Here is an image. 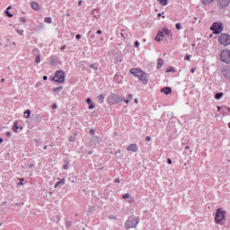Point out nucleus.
<instances>
[{
    "label": "nucleus",
    "instance_id": "1",
    "mask_svg": "<svg viewBox=\"0 0 230 230\" xmlns=\"http://www.w3.org/2000/svg\"><path fill=\"white\" fill-rule=\"evenodd\" d=\"M129 73L134 76H136L137 78H138V80L142 82L144 85H146V84H148L147 74L143 70L139 68H132L129 70Z\"/></svg>",
    "mask_w": 230,
    "mask_h": 230
},
{
    "label": "nucleus",
    "instance_id": "2",
    "mask_svg": "<svg viewBox=\"0 0 230 230\" xmlns=\"http://www.w3.org/2000/svg\"><path fill=\"white\" fill-rule=\"evenodd\" d=\"M226 211H224L222 208H217L215 216V222L218 225L226 224Z\"/></svg>",
    "mask_w": 230,
    "mask_h": 230
},
{
    "label": "nucleus",
    "instance_id": "3",
    "mask_svg": "<svg viewBox=\"0 0 230 230\" xmlns=\"http://www.w3.org/2000/svg\"><path fill=\"white\" fill-rule=\"evenodd\" d=\"M139 217H130L128 221H126L124 226L127 230L131 228H136L139 224Z\"/></svg>",
    "mask_w": 230,
    "mask_h": 230
},
{
    "label": "nucleus",
    "instance_id": "4",
    "mask_svg": "<svg viewBox=\"0 0 230 230\" xmlns=\"http://www.w3.org/2000/svg\"><path fill=\"white\" fill-rule=\"evenodd\" d=\"M54 82L58 84H64L65 82V73L62 70H58L56 72L55 76L53 77Z\"/></svg>",
    "mask_w": 230,
    "mask_h": 230
},
{
    "label": "nucleus",
    "instance_id": "5",
    "mask_svg": "<svg viewBox=\"0 0 230 230\" xmlns=\"http://www.w3.org/2000/svg\"><path fill=\"white\" fill-rule=\"evenodd\" d=\"M220 58L223 62L230 64V49H223L220 54Z\"/></svg>",
    "mask_w": 230,
    "mask_h": 230
},
{
    "label": "nucleus",
    "instance_id": "6",
    "mask_svg": "<svg viewBox=\"0 0 230 230\" xmlns=\"http://www.w3.org/2000/svg\"><path fill=\"white\" fill-rule=\"evenodd\" d=\"M218 40L221 45L227 46L230 44V36L227 34H221Z\"/></svg>",
    "mask_w": 230,
    "mask_h": 230
},
{
    "label": "nucleus",
    "instance_id": "7",
    "mask_svg": "<svg viewBox=\"0 0 230 230\" xmlns=\"http://www.w3.org/2000/svg\"><path fill=\"white\" fill-rule=\"evenodd\" d=\"M211 30L218 34L222 31L223 30V26H222V23H219V22H215L212 26H211Z\"/></svg>",
    "mask_w": 230,
    "mask_h": 230
},
{
    "label": "nucleus",
    "instance_id": "8",
    "mask_svg": "<svg viewBox=\"0 0 230 230\" xmlns=\"http://www.w3.org/2000/svg\"><path fill=\"white\" fill-rule=\"evenodd\" d=\"M217 2L219 7L221 8L227 7L229 6V4H230V0H217Z\"/></svg>",
    "mask_w": 230,
    "mask_h": 230
},
{
    "label": "nucleus",
    "instance_id": "9",
    "mask_svg": "<svg viewBox=\"0 0 230 230\" xmlns=\"http://www.w3.org/2000/svg\"><path fill=\"white\" fill-rule=\"evenodd\" d=\"M138 150L137 144H130L127 146V151L136 153Z\"/></svg>",
    "mask_w": 230,
    "mask_h": 230
},
{
    "label": "nucleus",
    "instance_id": "10",
    "mask_svg": "<svg viewBox=\"0 0 230 230\" xmlns=\"http://www.w3.org/2000/svg\"><path fill=\"white\" fill-rule=\"evenodd\" d=\"M161 93H164L165 95L172 94V88L171 87H164L161 89Z\"/></svg>",
    "mask_w": 230,
    "mask_h": 230
},
{
    "label": "nucleus",
    "instance_id": "11",
    "mask_svg": "<svg viewBox=\"0 0 230 230\" xmlns=\"http://www.w3.org/2000/svg\"><path fill=\"white\" fill-rule=\"evenodd\" d=\"M163 31H164V33L167 37L172 38V31L169 30L168 28H164V29H163Z\"/></svg>",
    "mask_w": 230,
    "mask_h": 230
},
{
    "label": "nucleus",
    "instance_id": "12",
    "mask_svg": "<svg viewBox=\"0 0 230 230\" xmlns=\"http://www.w3.org/2000/svg\"><path fill=\"white\" fill-rule=\"evenodd\" d=\"M164 31H159L155 40L158 42H161L162 38L164 37Z\"/></svg>",
    "mask_w": 230,
    "mask_h": 230
},
{
    "label": "nucleus",
    "instance_id": "13",
    "mask_svg": "<svg viewBox=\"0 0 230 230\" xmlns=\"http://www.w3.org/2000/svg\"><path fill=\"white\" fill-rule=\"evenodd\" d=\"M31 8L35 11H39L40 10V5L39 4L35 3V2H32L31 3Z\"/></svg>",
    "mask_w": 230,
    "mask_h": 230
},
{
    "label": "nucleus",
    "instance_id": "14",
    "mask_svg": "<svg viewBox=\"0 0 230 230\" xmlns=\"http://www.w3.org/2000/svg\"><path fill=\"white\" fill-rule=\"evenodd\" d=\"M164 66V59L163 58H158L157 60V69H160V67H163Z\"/></svg>",
    "mask_w": 230,
    "mask_h": 230
},
{
    "label": "nucleus",
    "instance_id": "15",
    "mask_svg": "<svg viewBox=\"0 0 230 230\" xmlns=\"http://www.w3.org/2000/svg\"><path fill=\"white\" fill-rule=\"evenodd\" d=\"M18 129H19L18 121L15 120V121L13 122V130L15 133H17V132H18Z\"/></svg>",
    "mask_w": 230,
    "mask_h": 230
},
{
    "label": "nucleus",
    "instance_id": "16",
    "mask_svg": "<svg viewBox=\"0 0 230 230\" xmlns=\"http://www.w3.org/2000/svg\"><path fill=\"white\" fill-rule=\"evenodd\" d=\"M66 183V180L65 178L61 179L60 181H57L55 188H58L60 184H65Z\"/></svg>",
    "mask_w": 230,
    "mask_h": 230
},
{
    "label": "nucleus",
    "instance_id": "17",
    "mask_svg": "<svg viewBox=\"0 0 230 230\" xmlns=\"http://www.w3.org/2000/svg\"><path fill=\"white\" fill-rule=\"evenodd\" d=\"M30 117H31V111L30 110H26L24 111V118L25 119H30Z\"/></svg>",
    "mask_w": 230,
    "mask_h": 230
},
{
    "label": "nucleus",
    "instance_id": "18",
    "mask_svg": "<svg viewBox=\"0 0 230 230\" xmlns=\"http://www.w3.org/2000/svg\"><path fill=\"white\" fill-rule=\"evenodd\" d=\"M204 5H208L215 0H201Z\"/></svg>",
    "mask_w": 230,
    "mask_h": 230
},
{
    "label": "nucleus",
    "instance_id": "19",
    "mask_svg": "<svg viewBox=\"0 0 230 230\" xmlns=\"http://www.w3.org/2000/svg\"><path fill=\"white\" fill-rule=\"evenodd\" d=\"M223 96H224L223 93H218L216 94L215 99L216 100H220V99H222Z\"/></svg>",
    "mask_w": 230,
    "mask_h": 230
},
{
    "label": "nucleus",
    "instance_id": "20",
    "mask_svg": "<svg viewBox=\"0 0 230 230\" xmlns=\"http://www.w3.org/2000/svg\"><path fill=\"white\" fill-rule=\"evenodd\" d=\"M97 99L99 100V102H101V103H103V101L105 99V95L101 94V95H99V97H97Z\"/></svg>",
    "mask_w": 230,
    "mask_h": 230
},
{
    "label": "nucleus",
    "instance_id": "21",
    "mask_svg": "<svg viewBox=\"0 0 230 230\" xmlns=\"http://www.w3.org/2000/svg\"><path fill=\"white\" fill-rule=\"evenodd\" d=\"M162 5L165 6L168 4V0H157Z\"/></svg>",
    "mask_w": 230,
    "mask_h": 230
},
{
    "label": "nucleus",
    "instance_id": "22",
    "mask_svg": "<svg viewBox=\"0 0 230 230\" xmlns=\"http://www.w3.org/2000/svg\"><path fill=\"white\" fill-rule=\"evenodd\" d=\"M11 8H12V7L9 6V7L6 9V12H5L6 15H7L8 17H10V18L13 16L12 13H9V10H10Z\"/></svg>",
    "mask_w": 230,
    "mask_h": 230
},
{
    "label": "nucleus",
    "instance_id": "23",
    "mask_svg": "<svg viewBox=\"0 0 230 230\" xmlns=\"http://www.w3.org/2000/svg\"><path fill=\"white\" fill-rule=\"evenodd\" d=\"M44 22H45L46 23L50 24V23H52V19H51L50 17H46L45 20H44Z\"/></svg>",
    "mask_w": 230,
    "mask_h": 230
},
{
    "label": "nucleus",
    "instance_id": "24",
    "mask_svg": "<svg viewBox=\"0 0 230 230\" xmlns=\"http://www.w3.org/2000/svg\"><path fill=\"white\" fill-rule=\"evenodd\" d=\"M116 98H117V95H112L111 97H109V98H108V102L111 103V101H112V100H116Z\"/></svg>",
    "mask_w": 230,
    "mask_h": 230
},
{
    "label": "nucleus",
    "instance_id": "25",
    "mask_svg": "<svg viewBox=\"0 0 230 230\" xmlns=\"http://www.w3.org/2000/svg\"><path fill=\"white\" fill-rule=\"evenodd\" d=\"M61 89H62V86L56 87V88L53 89V92H54V93H57V92H58V91H61Z\"/></svg>",
    "mask_w": 230,
    "mask_h": 230
},
{
    "label": "nucleus",
    "instance_id": "26",
    "mask_svg": "<svg viewBox=\"0 0 230 230\" xmlns=\"http://www.w3.org/2000/svg\"><path fill=\"white\" fill-rule=\"evenodd\" d=\"M129 197H130V194H123L122 195V199H129Z\"/></svg>",
    "mask_w": 230,
    "mask_h": 230
},
{
    "label": "nucleus",
    "instance_id": "27",
    "mask_svg": "<svg viewBox=\"0 0 230 230\" xmlns=\"http://www.w3.org/2000/svg\"><path fill=\"white\" fill-rule=\"evenodd\" d=\"M35 62L37 64H39L40 62V56H38L36 58H35Z\"/></svg>",
    "mask_w": 230,
    "mask_h": 230
},
{
    "label": "nucleus",
    "instance_id": "28",
    "mask_svg": "<svg viewBox=\"0 0 230 230\" xmlns=\"http://www.w3.org/2000/svg\"><path fill=\"white\" fill-rule=\"evenodd\" d=\"M175 27H176L177 30H181V24L177 23V24H175Z\"/></svg>",
    "mask_w": 230,
    "mask_h": 230
},
{
    "label": "nucleus",
    "instance_id": "29",
    "mask_svg": "<svg viewBox=\"0 0 230 230\" xmlns=\"http://www.w3.org/2000/svg\"><path fill=\"white\" fill-rule=\"evenodd\" d=\"M90 67H92V69H94L95 71H97L98 67L95 66V65L92 64L90 65Z\"/></svg>",
    "mask_w": 230,
    "mask_h": 230
},
{
    "label": "nucleus",
    "instance_id": "30",
    "mask_svg": "<svg viewBox=\"0 0 230 230\" xmlns=\"http://www.w3.org/2000/svg\"><path fill=\"white\" fill-rule=\"evenodd\" d=\"M20 181H21L18 183V185L22 186V185H23V182H22V181H24V179H23V178H21Z\"/></svg>",
    "mask_w": 230,
    "mask_h": 230
},
{
    "label": "nucleus",
    "instance_id": "31",
    "mask_svg": "<svg viewBox=\"0 0 230 230\" xmlns=\"http://www.w3.org/2000/svg\"><path fill=\"white\" fill-rule=\"evenodd\" d=\"M185 60H188V61H190V55H187L185 58H184Z\"/></svg>",
    "mask_w": 230,
    "mask_h": 230
},
{
    "label": "nucleus",
    "instance_id": "32",
    "mask_svg": "<svg viewBox=\"0 0 230 230\" xmlns=\"http://www.w3.org/2000/svg\"><path fill=\"white\" fill-rule=\"evenodd\" d=\"M89 110H93L94 109V105L93 103L90 104V106H88Z\"/></svg>",
    "mask_w": 230,
    "mask_h": 230
},
{
    "label": "nucleus",
    "instance_id": "33",
    "mask_svg": "<svg viewBox=\"0 0 230 230\" xmlns=\"http://www.w3.org/2000/svg\"><path fill=\"white\" fill-rule=\"evenodd\" d=\"M75 137H69V142H75Z\"/></svg>",
    "mask_w": 230,
    "mask_h": 230
},
{
    "label": "nucleus",
    "instance_id": "34",
    "mask_svg": "<svg viewBox=\"0 0 230 230\" xmlns=\"http://www.w3.org/2000/svg\"><path fill=\"white\" fill-rule=\"evenodd\" d=\"M167 164H172V160L171 158H168V159H167Z\"/></svg>",
    "mask_w": 230,
    "mask_h": 230
},
{
    "label": "nucleus",
    "instance_id": "35",
    "mask_svg": "<svg viewBox=\"0 0 230 230\" xmlns=\"http://www.w3.org/2000/svg\"><path fill=\"white\" fill-rule=\"evenodd\" d=\"M120 182V179L119 178H116L115 180H114V183H119Z\"/></svg>",
    "mask_w": 230,
    "mask_h": 230
},
{
    "label": "nucleus",
    "instance_id": "36",
    "mask_svg": "<svg viewBox=\"0 0 230 230\" xmlns=\"http://www.w3.org/2000/svg\"><path fill=\"white\" fill-rule=\"evenodd\" d=\"M151 139H152L151 137H149V136L146 137V141L150 142Z\"/></svg>",
    "mask_w": 230,
    "mask_h": 230
},
{
    "label": "nucleus",
    "instance_id": "37",
    "mask_svg": "<svg viewBox=\"0 0 230 230\" xmlns=\"http://www.w3.org/2000/svg\"><path fill=\"white\" fill-rule=\"evenodd\" d=\"M16 31L20 34V35H22L23 34V31L22 30H16Z\"/></svg>",
    "mask_w": 230,
    "mask_h": 230
},
{
    "label": "nucleus",
    "instance_id": "38",
    "mask_svg": "<svg viewBox=\"0 0 230 230\" xmlns=\"http://www.w3.org/2000/svg\"><path fill=\"white\" fill-rule=\"evenodd\" d=\"M86 102H87L88 104H93V103H92V100H91L90 98H88V99L86 100Z\"/></svg>",
    "mask_w": 230,
    "mask_h": 230
},
{
    "label": "nucleus",
    "instance_id": "39",
    "mask_svg": "<svg viewBox=\"0 0 230 230\" xmlns=\"http://www.w3.org/2000/svg\"><path fill=\"white\" fill-rule=\"evenodd\" d=\"M139 45H140V44H139V41H136V42H135V47H136V48H138Z\"/></svg>",
    "mask_w": 230,
    "mask_h": 230
},
{
    "label": "nucleus",
    "instance_id": "40",
    "mask_svg": "<svg viewBox=\"0 0 230 230\" xmlns=\"http://www.w3.org/2000/svg\"><path fill=\"white\" fill-rule=\"evenodd\" d=\"M109 218L111 219V220L117 219V217L115 216H111Z\"/></svg>",
    "mask_w": 230,
    "mask_h": 230
},
{
    "label": "nucleus",
    "instance_id": "41",
    "mask_svg": "<svg viewBox=\"0 0 230 230\" xmlns=\"http://www.w3.org/2000/svg\"><path fill=\"white\" fill-rule=\"evenodd\" d=\"M120 36H121L123 39H126V38H127V35H125L123 32L120 33Z\"/></svg>",
    "mask_w": 230,
    "mask_h": 230
},
{
    "label": "nucleus",
    "instance_id": "42",
    "mask_svg": "<svg viewBox=\"0 0 230 230\" xmlns=\"http://www.w3.org/2000/svg\"><path fill=\"white\" fill-rule=\"evenodd\" d=\"M128 100L129 101L133 100V95L132 94H128Z\"/></svg>",
    "mask_w": 230,
    "mask_h": 230
},
{
    "label": "nucleus",
    "instance_id": "43",
    "mask_svg": "<svg viewBox=\"0 0 230 230\" xmlns=\"http://www.w3.org/2000/svg\"><path fill=\"white\" fill-rule=\"evenodd\" d=\"M90 134L94 135L95 134V130L94 129H91L90 130Z\"/></svg>",
    "mask_w": 230,
    "mask_h": 230
},
{
    "label": "nucleus",
    "instance_id": "44",
    "mask_svg": "<svg viewBox=\"0 0 230 230\" xmlns=\"http://www.w3.org/2000/svg\"><path fill=\"white\" fill-rule=\"evenodd\" d=\"M57 107H58V105H57V104H53V105H52V109H53V110H56V109H57Z\"/></svg>",
    "mask_w": 230,
    "mask_h": 230
},
{
    "label": "nucleus",
    "instance_id": "45",
    "mask_svg": "<svg viewBox=\"0 0 230 230\" xmlns=\"http://www.w3.org/2000/svg\"><path fill=\"white\" fill-rule=\"evenodd\" d=\"M81 38H82V35H80V34H77V35H76V39L79 40V39H81Z\"/></svg>",
    "mask_w": 230,
    "mask_h": 230
},
{
    "label": "nucleus",
    "instance_id": "46",
    "mask_svg": "<svg viewBox=\"0 0 230 230\" xmlns=\"http://www.w3.org/2000/svg\"><path fill=\"white\" fill-rule=\"evenodd\" d=\"M66 49V45H64V46L61 47V50H64V49Z\"/></svg>",
    "mask_w": 230,
    "mask_h": 230
},
{
    "label": "nucleus",
    "instance_id": "47",
    "mask_svg": "<svg viewBox=\"0 0 230 230\" xmlns=\"http://www.w3.org/2000/svg\"><path fill=\"white\" fill-rule=\"evenodd\" d=\"M196 68H191L190 73H195Z\"/></svg>",
    "mask_w": 230,
    "mask_h": 230
},
{
    "label": "nucleus",
    "instance_id": "48",
    "mask_svg": "<svg viewBox=\"0 0 230 230\" xmlns=\"http://www.w3.org/2000/svg\"><path fill=\"white\" fill-rule=\"evenodd\" d=\"M6 136L11 137V132L10 131L6 132Z\"/></svg>",
    "mask_w": 230,
    "mask_h": 230
},
{
    "label": "nucleus",
    "instance_id": "49",
    "mask_svg": "<svg viewBox=\"0 0 230 230\" xmlns=\"http://www.w3.org/2000/svg\"><path fill=\"white\" fill-rule=\"evenodd\" d=\"M67 168H68V165H67V164H65V165H64V170H67Z\"/></svg>",
    "mask_w": 230,
    "mask_h": 230
},
{
    "label": "nucleus",
    "instance_id": "50",
    "mask_svg": "<svg viewBox=\"0 0 230 230\" xmlns=\"http://www.w3.org/2000/svg\"><path fill=\"white\" fill-rule=\"evenodd\" d=\"M102 31L101 30L97 31V34H102Z\"/></svg>",
    "mask_w": 230,
    "mask_h": 230
},
{
    "label": "nucleus",
    "instance_id": "51",
    "mask_svg": "<svg viewBox=\"0 0 230 230\" xmlns=\"http://www.w3.org/2000/svg\"><path fill=\"white\" fill-rule=\"evenodd\" d=\"M34 166L33 164H29V168H32Z\"/></svg>",
    "mask_w": 230,
    "mask_h": 230
},
{
    "label": "nucleus",
    "instance_id": "52",
    "mask_svg": "<svg viewBox=\"0 0 230 230\" xmlns=\"http://www.w3.org/2000/svg\"><path fill=\"white\" fill-rule=\"evenodd\" d=\"M43 80H48V76H47V75H44V76H43Z\"/></svg>",
    "mask_w": 230,
    "mask_h": 230
},
{
    "label": "nucleus",
    "instance_id": "53",
    "mask_svg": "<svg viewBox=\"0 0 230 230\" xmlns=\"http://www.w3.org/2000/svg\"><path fill=\"white\" fill-rule=\"evenodd\" d=\"M134 102H135L136 104H137V103H138V100H137V99H135Z\"/></svg>",
    "mask_w": 230,
    "mask_h": 230
},
{
    "label": "nucleus",
    "instance_id": "54",
    "mask_svg": "<svg viewBox=\"0 0 230 230\" xmlns=\"http://www.w3.org/2000/svg\"><path fill=\"white\" fill-rule=\"evenodd\" d=\"M125 103H126V104H128V103H129V100H126V101H125Z\"/></svg>",
    "mask_w": 230,
    "mask_h": 230
},
{
    "label": "nucleus",
    "instance_id": "55",
    "mask_svg": "<svg viewBox=\"0 0 230 230\" xmlns=\"http://www.w3.org/2000/svg\"><path fill=\"white\" fill-rule=\"evenodd\" d=\"M217 111H220V106H217Z\"/></svg>",
    "mask_w": 230,
    "mask_h": 230
},
{
    "label": "nucleus",
    "instance_id": "56",
    "mask_svg": "<svg viewBox=\"0 0 230 230\" xmlns=\"http://www.w3.org/2000/svg\"><path fill=\"white\" fill-rule=\"evenodd\" d=\"M2 143H3V138L0 137V144H2Z\"/></svg>",
    "mask_w": 230,
    "mask_h": 230
},
{
    "label": "nucleus",
    "instance_id": "57",
    "mask_svg": "<svg viewBox=\"0 0 230 230\" xmlns=\"http://www.w3.org/2000/svg\"><path fill=\"white\" fill-rule=\"evenodd\" d=\"M157 16H158V17H161V16H162V13H158Z\"/></svg>",
    "mask_w": 230,
    "mask_h": 230
},
{
    "label": "nucleus",
    "instance_id": "58",
    "mask_svg": "<svg viewBox=\"0 0 230 230\" xmlns=\"http://www.w3.org/2000/svg\"><path fill=\"white\" fill-rule=\"evenodd\" d=\"M47 148H48V146H44V150H46Z\"/></svg>",
    "mask_w": 230,
    "mask_h": 230
},
{
    "label": "nucleus",
    "instance_id": "59",
    "mask_svg": "<svg viewBox=\"0 0 230 230\" xmlns=\"http://www.w3.org/2000/svg\"><path fill=\"white\" fill-rule=\"evenodd\" d=\"M82 4V1H79V5H81Z\"/></svg>",
    "mask_w": 230,
    "mask_h": 230
},
{
    "label": "nucleus",
    "instance_id": "60",
    "mask_svg": "<svg viewBox=\"0 0 230 230\" xmlns=\"http://www.w3.org/2000/svg\"><path fill=\"white\" fill-rule=\"evenodd\" d=\"M66 16H68V17H69V16H70V13H67V14H66Z\"/></svg>",
    "mask_w": 230,
    "mask_h": 230
},
{
    "label": "nucleus",
    "instance_id": "61",
    "mask_svg": "<svg viewBox=\"0 0 230 230\" xmlns=\"http://www.w3.org/2000/svg\"><path fill=\"white\" fill-rule=\"evenodd\" d=\"M92 38H94V36H93V35H92Z\"/></svg>",
    "mask_w": 230,
    "mask_h": 230
}]
</instances>
